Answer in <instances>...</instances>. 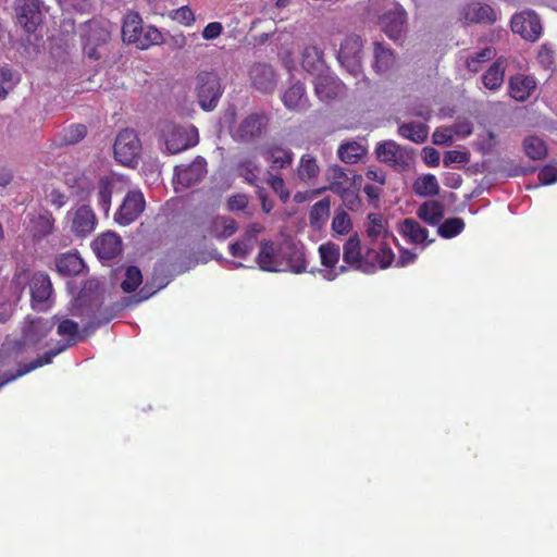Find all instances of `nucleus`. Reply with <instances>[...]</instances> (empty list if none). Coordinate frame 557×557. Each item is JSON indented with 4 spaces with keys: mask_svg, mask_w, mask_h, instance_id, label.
I'll use <instances>...</instances> for the list:
<instances>
[{
    "mask_svg": "<svg viewBox=\"0 0 557 557\" xmlns=\"http://www.w3.org/2000/svg\"><path fill=\"white\" fill-rule=\"evenodd\" d=\"M280 256L284 259L294 273H302L307 269L304 246L295 243H285L280 250Z\"/></svg>",
    "mask_w": 557,
    "mask_h": 557,
    "instance_id": "21",
    "label": "nucleus"
},
{
    "mask_svg": "<svg viewBox=\"0 0 557 557\" xmlns=\"http://www.w3.org/2000/svg\"><path fill=\"white\" fill-rule=\"evenodd\" d=\"M511 30L523 39L534 42L542 35V24L539 15L531 10L515 14L510 22Z\"/></svg>",
    "mask_w": 557,
    "mask_h": 557,
    "instance_id": "11",
    "label": "nucleus"
},
{
    "mask_svg": "<svg viewBox=\"0 0 557 557\" xmlns=\"http://www.w3.org/2000/svg\"><path fill=\"white\" fill-rule=\"evenodd\" d=\"M15 23L26 33L33 34L42 23L48 7L41 0H14Z\"/></svg>",
    "mask_w": 557,
    "mask_h": 557,
    "instance_id": "5",
    "label": "nucleus"
},
{
    "mask_svg": "<svg viewBox=\"0 0 557 557\" xmlns=\"http://www.w3.org/2000/svg\"><path fill=\"white\" fill-rule=\"evenodd\" d=\"M112 191L113 184L108 178H101L97 193V202L106 214L109 212L111 207Z\"/></svg>",
    "mask_w": 557,
    "mask_h": 557,
    "instance_id": "45",
    "label": "nucleus"
},
{
    "mask_svg": "<svg viewBox=\"0 0 557 557\" xmlns=\"http://www.w3.org/2000/svg\"><path fill=\"white\" fill-rule=\"evenodd\" d=\"M284 106L288 110L304 112L309 108V101L306 97V89L301 83L290 86L282 96Z\"/></svg>",
    "mask_w": 557,
    "mask_h": 557,
    "instance_id": "23",
    "label": "nucleus"
},
{
    "mask_svg": "<svg viewBox=\"0 0 557 557\" xmlns=\"http://www.w3.org/2000/svg\"><path fill=\"white\" fill-rule=\"evenodd\" d=\"M237 174L248 184L257 186V178L260 172L259 164L251 158L242 159L236 166Z\"/></svg>",
    "mask_w": 557,
    "mask_h": 557,
    "instance_id": "39",
    "label": "nucleus"
},
{
    "mask_svg": "<svg viewBox=\"0 0 557 557\" xmlns=\"http://www.w3.org/2000/svg\"><path fill=\"white\" fill-rule=\"evenodd\" d=\"M122 38L124 42L133 44L139 49L162 42L159 29L151 25L144 27L140 14L135 11L127 12L123 18Z\"/></svg>",
    "mask_w": 557,
    "mask_h": 557,
    "instance_id": "2",
    "label": "nucleus"
},
{
    "mask_svg": "<svg viewBox=\"0 0 557 557\" xmlns=\"http://www.w3.org/2000/svg\"><path fill=\"white\" fill-rule=\"evenodd\" d=\"M207 174V162L202 157H197L188 165H177L174 169V176L178 184L190 187L203 180Z\"/></svg>",
    "mask_w": 557,
    "mask_h": 557,
    "instance_id": "15",
    "label": "nucleus"
},
{
    "mask_svg": "<svg viewBox=\"0 0 557 557\" xmlns=\"http://www.w3.org/2000/svg\"><path fill=\"white\" fill-rule=\"evenodd\" d=\"M54 218L50 212H45L32 220V232L35 239L47 237L53 232Z\"/></svg>",
    "mask_w": 557,
    "mask_h": 557,
    "instance_id": "36",
    "label": "nucleus"
},
{
    "mask_svg": "<svg viewBox=\"0 0 557 557\" xmlns=\"http://www.w3.org/2000/svg\"><path fill=\"white\" fill-rule=\"evenodd\" d=\"M81 36L88 45L103 46L111 37L108 24L98 20H90L82 28Z\"/></svg>",
    "mask_w": 557,
    "mask_h": 557,
    "instance_id": "20",
    "label": "nucleus"
},
{
    "mask_svg": "<svg viewBox=\"0 0 557 557\" xmlns=\"http://www.w3.org/2000/svg\"><path fill=\"white\" fill-rule=\"evenodd\" d=\"M398 134L412 143L423 144L428 139L429 126L416 122L400 123Z\"/></svg>",
    "mask_w": 557,
    "mask_h": 557,
    "instance_id": "31",
    "label": "nucleus"
},
{
    "mask_svg": "<svg viewBox=\"0 0 557 557\" xmlns=\"http://www.w3.org/2000/svg\"><path fill=\"white\" fill-rule=\"evenodd\" d=\"M539 180L544 185L557 182V168L553 165L544 166L539 173Z\"/></svg>",
    "mask_w": 557,
    "mask_h": 557,
    "instance_id": "63",
    "label": "nucleus"
},
{
    "mask_svg": "<svg viewBox=\"0 0 557 557\" xmlns=\"http://www.w3.org/2000/svg\"><path fill=\"white\" fill-rule=\"evenodd\" d=\"M113 148L114 157L121 164L132 165L139 157L141 144L135 131L124 129L116 136Z\"/></svg>",
    "mask_w": 557,
    "mask_h": 557,
    "instance_id": "9",
    "label": "nucleus"
},
{
    "mask_svg": "<svg viewBox=\"0 0 557 557\" xmlns=\"http://www.w3.org/2000/svg\"><path fill=\"white\" fill-rule=\"evenodd\" d=\"M145 209V199L140 191L132 190L126 194L122 205L115 213L114 220L120 225L133 223Z\"/></svg>",
    "mask_w": 557,
    "mask_h": 557,
    "instance_id": "13",
    "label": "nucleus"
},
{
    "mask_svg": "<svg viewBox=\"0 0 557 557\" xmlns=\"http://www.w3.org/2000/svg\"><path fill=\"white\" fill-rule=\"evenodd\" d=\"M87 135V127L84 124H73L63 131L62 144L75 145Z\"/></svg>",
    "mask_w": 557,
    "mask_h": 557,
    "instance_id": "48",
    "label": "nucleus"
},
{
    "mask_svg": "<svg viewBox=\"0 0 557 557\" xmlns=\"http://www.w3.org/2000/svg\"><path fill=\"white\" fill-rule=\"evenodd\" d=\"M364 148L356 141L347 143L338 148L339 159L348 164L357 163L364 154Z\"/></svg>",
    "mask_w": 557,
    "mask_h": 557,
    "instance_id": "40",
    "label": "nucleus"
},
{
    "mask_svg": "<svg viewBox=\"0 0 557 557\" xmlns=\"http://www.w3.org/2000/svg\"><path fill=\"white\" fill-rule=\"evenodd\" d=\"M92 248L101 260H112L122 251V239L113 232H106L92 242Z\"/></svg>",
    "mask_w": 557,
    "mask_h": 557,
    "instance_id": "18",
    "label": "nucleus"
},
{
    "mask_svg": "<svg viewBox=\"0 0 557 557\" xmlns=\"http://www.w3.org/2000/svg\"><path fill=\"white\" fill-rule=\"evenodd\" d=\"M17 77L9 66L0 67V98L3 99L14 88Z\"/></svg>",
    "mask_w": 557,
    "mask_h": 557,
    "instance_id": "49",
    "label": "nucleus"
},
{
    "mask_svg": "<svg viewBox=\"0 0 557 557\" xmlns=\"http://www.w3.org/2000/svg\"><path fill=\"white\" fill-rule=\"evenodd\" d=\"M361 242L358 234L351 235L343 246V260L350 268L359 271V264L363 260Z\"/></svg>",
    "mask_w": 557,
    "mask_h": 557,
    "instance_id": "26",
    "label": "nucleus"
},
{
    "mask_svg": "<svg viewBox=\"0 0 557 557\" xmlns=\"http://www.w3.org/2000/svg\"><path fill=\"white\" fill-rule=\"evenodd\" d=\"M413 191L422 197L436 196L440 193V185L433 174H425L416 180Z\"/></svg>",
    "mask_w": 557,
    "mask_h": 557,
    "instance_id": "38",
    "label": "nucleus"
},
{
    "mask_svg": "<svg viewBox=\"0 0 557 557\" xmlns=\"http://www.w3.org/2000/svg\"><path fill=\"white\" fill-rule=\"evenodd\" d=\"M509 95L517 101L527 100L532 91L536 87V83L533 77L524 75H516L510 77L509 83Z\"/></svg>",
    "mask_w": 557,
    "mask_h": 557,
    "instance_id": "25",
    "label": "nucleus"
},
{
    "mask_svg": "<svg viewBox=\"0 0 557 557\" xmlns=\"http://www.w3.org/2000/svg\"><path fill=\"white\" fill-rule=\"evenodd\" d=\"M496 54V51L492 47H486L481 51L474 53L467 58L466 66L472 73H478L480 71V63L487 62L493 59Z\"/></svg>",
    "mask_w": 557,
    "mask_h": 557,
    "instance_id": "46",
    "label": "nucleus"
},
{
    "mask_svg": "<svg viewBox=\"0 0 557 557\" xmlns=\"http://www.w3.org/2000/svg\"><path fill=\"white\" fill-rule=\"evenodd\" d=\"M461 18L465 23L492 24L497 20L496 12L488 4L473 2L466 4L461 10Z\"/></svg>",
    "mask_w": 557,
    "mask_h": 557,
    "instance_id": "19",
    "label": "nucleus"
},
{
    "mask_svg": "<svg viewBox=\"0 0 557 557\" xmlns=\"http://www.w3.org/2000/svg\"><path fill=\"white\" fill-rule=\"evenodd\" d=\"M407 21V12L399 3H392L379 17L382 30L395 41L406 32Z\"/></svg>",
    "mask_w": 557,
    "mask_h": 557,
    "instance_id": "10",
    "label": "nucleus"
},
{
    "mask_svg": "<svg viewBox=\"0 0 557 557\" xmlns=\"http://www.w3.org/2000/svg\"><path fill=\"white\" fill-rule=\"evenodd\" d=\"M376 251L379 257V267L380 269H387L392 265L395 260V255L391 247L386 243H381L376 247Z\"/></svg>",
    "mask_w": 557,
    "mask_h": 557,
    "instance_id": "55",
    "label": "nucleus"
},
{
    "mask_svg": "<svg viewBox=\"0 0 557 557\" xmlns=\"http://www.w3.org/2000/svg\"><path fill=\"white\" fill-rule=\"evenodd\" d=\"M505 63L503 58L497 59L482 75V83L490 90H497L504 83Z\"/></svg>",
    "mask_w": 557,
    "mask_h": 557,
    "instance_id": "30",
    "label": "nucleus"
},
{
    "mask_svg": "<svg viewBox=\"0 0 557 557\" xmlns=\"http://www.w3.org/2000/svg\"><path fill=\"white\" fill-rule=\"evenodd\" d=\"M527 156L533 160H541L546 157L547 148L545 143L537 136H529L523 141Z\"/></svg>",
    "mask_w": 557,
    "mask_h": 557,
    "instance_id": "41",
    "label": "nucleus"
},
{
    "mask_svg": "<svg viewBox=\"0 0 557 557\" xmlns=\"http://www.w3.org/2000/svg\"><path fill=\"white\" fill-rule=\"evenodd\" d=\"M196 94L198 103L203 110H213L222 96L219 75L214 71L198 73L196 76Z\"/></svg>",
    "mask_w": 557,
    "mask_h": 557,
    "instance_id": "6",
    "label": "nucleus"
},
{
    "mask_svg": "<svg viewBox=\"0 0 557 557\" xmlns=\"http://www.w3.org/2000/svg\"><path fill=\"white\" fill-rule=\"evenodd\" d=\"M66 346L49 350L30 363L23 364L18 361V351L15 344H3L0 348V389L20 376L50 363L52 358L62 352Z\"/></svg>",
    "mask_w": 557,
    "mask_h": 557,
    "instance_id": "1",
    "label": "nucleus"
},
{
    "mask_svg": "<svg viewBox=\"0 0 557 557\" xmlns=\"http://www.w3.org/2000/svg\"><path fill=\"white\" fill-rule=\"evenodd\" d=\"M42 331L47 332L48 329L46 323L41 320H37L32 322V324L25 330V339L29 343H37L40 339V336H37V332Z\"/></svg>",
    "mask_w": 557,
    "mask_h": 557,
    "instance_id": "57",
    "label": "nucleus"
},
{
    "mask_svg": "<svg viewBox=\"0 0 557 557\" xmlns=\"http://www.w3.org/2000/svg\"><path fill=\"white\" fill-rule=\"evenodd\" d=\"M267 183L270 185L273 191L278 195L281 200L286 202L289 199V190L286 188L283 177L278 174H274L271 171H267Z\"/></svg>",
    "mask_w": 557,
    "mask_h": 557,
    "instance_id": "51",
    "label": "nucleus"
},
{
    "mask_svg": "<svg viewBox=\"0 0 557 557\" xmlns=\"http://www.w3.org/2000/svg\"><path fill=\"white\" fill-rule=\"evenodd\" d=\"M160 139L169 153H178L198 144V131L194 126L185 127L165 123L161 129Z\"/></svg>",
    "mask_w": 557,
    "mask_h": 557,
    "instance_id": "3",
    "label": "nucleus"
},
{
    "mask_svg": "<svg viewBox=\"0 0 557 557\" xmlns=\"http://www.w3.org/2000/svg\"><path fill=\"white\" fill-rule=\"evenodd\" d=\"M255 244L247 236L243 235L230 246V252L237 258H246L255 248Z\"/></svg>",
    "mask_w": 557,
    "mask_h": 557,
    "instance_id": "52",
    "label": "nucleus"
},
{
    "mask_svg": "<svg viewBox=\"0 0 557 557\" xmlns=\"http://www.w3.org/2000/svg\"><path fill=\"white\" fill-rule=\"evenodd\" d=\"M264 160L270 164L268 171L287 169L294 160V152L282 144H270L262 151Z\"/></svg>",
    "mask_w": 557,
    "mask_h": 557,
    "instance_id": "17",
    "label": "nucleus"
},
{
    "mask_svg": "<svg viewBox=\"0 0 557 557\" xmlns=\"http://www.w3.org/2000/svg\"><path fill=\"white\" fill-rule=\"evenodd\" d=\"M257 263L262 271L280 272V262L276 259V250L273 242L263 240L257 256Z\"/></svg>",
    "mask_w": 557,
    "mask_h": 557,
    "instance_id": "27",
    "label": "nucleus"
},
{
    "mask_svg": "<svg viewBox=\"0 0 557 557\" xmlns=\"http://www.w3.org/2000/svg\"><path fill=\"white\" fill-rule=\"evenodd\" d=\"M238 226L234 219L218 215L210 222L209 233L216 238H227L236 233Z\"/></svg>",
    "mask_w": 557,
    "mask_h": 557,
    "instance_id": "34",
    "label": "nucleus"
},
{
    "mask_svg": "<svg viewBox=\"0 0 557 557\" xmlns=\"http://www.w3.org/2000/svg\"><path fill=\"white\" fill-rule=\"evenodd\" d=\"M314 89L321 100L334 99L341 92L339 83L332 76H317L314 79Z\"/></svg>",
    "mask_w": 557,
    "mask_h": 557,
    "instance_id": "32",
    "label": "nucleus"
},
{
    "mask_svg": "<svg viewBox=\"0 0 557 557\" xmlns=\"http://www.w3.org/2000/svg\"><path fill=\"white\" fill-rule=\"evenodd\" d=\"M319 173L320 168L318 165L317 159L311 154H304L300 158L297 168V176L299 180L309 183L317 178Z\"/></svg>",
    "mask_w": 557,
    "mask_h": 557,
    "instance_id": "37",
    "label": "nucleus"
},
{
    "mask_svg": "<svg viewBox=\"0 0 557 557\" xmlns=\"http://www.w3.org/2000/svg\"><path fill=\"white\" fill-rule=\"evenodd\" d=\"M143 282V275L139 268L129 265L125 270V278L121 283V287L125 293L134 292Z\"/></svg>",
    "mask_w": 557,
    "mask_h": 557,
    "instance_id": "47",
    "label": "nucleus"
},
{
    "mask_svg": "<svg viewBox=\"0 0 557 557\" xmlns=\"http://www.w3.org/2000/svg\"><path fill=\"white\" fill-rule=\"evenodd\" d=\"M270 120V114L264 111L251 112L232 131V137L238 143H253L267 134Z\"/></svg>",
    "mask_w": 557,
    "mask_h": 557,
    "instance_id": "4",
    "label": "nucleus"
},
{
    "mask_svg": "<svg viewBox=\"0 0 557 557\" xmlns=\"http://www.w3.org/2000/svg\"><path fill=\"white\" fill-rule=\"evenodd\" d=\"M29 288L34 306L47 302L52 295L50 277L42 272L33 275L29 282Z\"/></svg>",
    "mask_w": 557,
    "mask_h": 557,
    "instance_id": "22",
    "label": "nucleus"
},
{
    "mask_svg": "<svg viewBox=\"0 0 557 557\" xmlns=\"http://www.w3.org/2000/svg\"><path fill=\"white\" fill-rule=\"evenodd\" d=\"M249 81L251 86L261 94H271L276 87V76L268 63H255L250 66Z\"/></svg>",
    "mask_w": 557,
    "mask_h": 557,
    "instance_id": "14",
    "label": "nucleus"
},
{
    "mask_svg": "<svg viewBox=\"0 0 557 557\" xmlns=\"http://www.w3.org/2000/svg\"><path fill=\"white\" fill-rule=\"evenodd\" d=\"M249 199L246 194L232 195L227 199V207L231 211L244 210L248 206Z\"/></svg>",
    "mask_w": 557,
    "mask_h": 557,
    "instance_id": "60",
    "label": "nucleus"
},
{
    "mask_svg": "<svg viewBox=\"0 0 557 557\" xmlns=\"http://www.w3.org/2000/svg\"><path fill=\"white\" fill-rule=\"evenodd\" d=\"M319 253L322 265L327 269L324 275L326 280H334L338 274L345 273L348 270L346 265L336 267L341 256V249L337 244L332 242L322 244L319 247Z\"/></svg>",
    "mask_w": 557,
    "mask_h": 557,
    "instance_id": "16",
    "label": "nucleus"
},
{
    "mask_svg": "<svg viewBox=\"0 0 557 557\" xmlns=\"http://www.w3.org/2000/svg\"><path fill=\"white\" fill-rule=\"evenodd\" d=\"M343 205L351 211L358 210V208L361 205V200L359 198V195L354 190L349 189V191H346L345 196L342 198Z\"/></svg>",
    "mask_w": 557,
    "mask_h": 557,
    "instance_id": "64",
    "label": "nucleus"
},
{
    "mask_svg": "<svg viewBox=\"0 0 557 557\" xmlns=\"http://www.w3.org/2000/svg\"><path fill=\"white\" fill-rule=\"evenodd\" d=\"M330 213V201L322 199L314 203L310 210L309 218L311 225H315L327 219Z\"/></svg>",
    "mask_w": 557,
    "mask_h": 557,
    "instance_id": "53",
    "label": "nucleus"
},
{
    "mask_svg": "<svg viewBox=\"0 0 557 557\" xmlns=\"http://www.w3.org/2000/svg\"><path fill=\"white\" fill-rule=\"evenodd\" d=\"M65 184L71 189L72 194L79 200L88 198L94 189L92 182L84 174H73L67 176Z\"/></svg>",
    "mask_w": 557,
    "mask_h": 557,
    "instance_id": "33",
    "label": "nucleus"
},
{
    "mask_svg": "<svg viewBox=\"0 0 557 557\" xmlns=\"http://www.w3.org/2000/svg\"><path fill=\"white\" fill-rule=\"evenodd\" d=\"M465 228L461 218H449L438 225L437 233L443 238H451L460 234Z\"/></svg>",
    "mask_w": 557,
    "mask_h": 557,
    "instance_id": "44",
    "label": "nucleus"
},
{
    "mask_svg": "<svg viewBox=\"0 0 557 557\" xmlns=\"http://www.w3.org/2000/svg\"><path fill=\"white\" fill-rule=\"evenodd\" d=\"M370 226L367 230L369 237L376 238L383 231V221L379 214L370 213L368 215Z\"/></svg>",
    "mask_w": 557,
    "mask_h": 557,
    "instance_id": "59",
    "label": "nucleus"
},
{
    "mask_svg": "<svg viewBox=\"0 0 557 557\" xmlns=\"http://www.w3.org/2000/svg\"><path fill=\"white\" fill-rule=\"evenodd\" d=\"M323 64V51L318 46H308L302 52V66L308 71L318 70Z\"/></svg>",
    "mask_w": 557,
    "mask_h": 557,
    "instance_id": "42",
    "label": "nucleus"
},
{
    "mask_svg": "<svg viewBox=\"0 0 557 557\" xmlns=\"http://www.w3.org/2000/svg\"><path fill=\"white\" fill-rule=\"evenodd\" d=\"M395 57L389 48H386L381 42L374 44V64L373 67L377 73H385L393 67Z\"/></svg>",
    "mask_w": 557,
    "mask_h": 557,
    "instance_id": "35",
    "label": "nucleus"
},
{
    "mask_svg": "<svg viewBox=\"0 0 557 557\" xmlns=\"http://www.w3.org/2000/svg\"><path fill=\"white\" fill-rule=\"evenodd\" d=\"M417 215L429 225H438L444 218V205L437 200L425 201L418 208Z\"/></svg>",
    "mask_w": 557,
    "mask_h": 557,
    "instance_id": "29",
    "label": "nucleus"
},
{
    "mask_svg": "<svg viewBox=\"0 0 557 557\" xmlns=\"http://www.w3.org/2000/svg\"><path fill=\"white\" fill-rule=\"evenodd\" d=\"M469 161V154L463 151L449 150L445 153L443 163L445 166H449L453 163H467Z\"/></svg>",
    "mask_w": 557,
    "mask_h": 557,
    "instance_id": "58",
    "label": "nucleus"
},
{
    "mask_svg": "<svg viewBox=\"0 0 557 557\" xmlns=\"http://www.w3.org/2000/svg\"><path fill=\"white\" fill-rule=\"evenodd\" d=\"M362 39L358 35H348L341 44L337 59L341 64L354 76L361 73Z\"/></svg>",
    "mask_w": 557,
    "mask_h": 557,
    "instance_id": "8",
    "label": "nucleus"
},
{
    "mask_svg": "<svg viewBox=\"0 0 557 557\" xmlns=\"http://www.w3.org/2000/svg\"><path fill=\"white\" fill-rule=\"evenodd\" d=\"M433 143L440 146H449L453 143V133L450 128H437L432 136Z\"/></svg>",
    "mask_w": 557,
    "mask_h": 557,
    "instance_id": "61",
    "label": "nucleus"
},
{
    "mask_svg": "<svg viewBox=\"0 0 557 557\" xmlns=\"http://www.w3.org/2000/svg\"><path fill=\"white\" fill-rule=\"evenodd\" d=\"M170 16L172 20L187 26L195 22L194 12L187 5L171 11Z\"/></svg>",
    "mask_w": 557,
    "mask_h": 557,
    "instance_id": "56",
    "label": "nucleus"
},
{
    "mask_svg": "<svg viewBox=\"0 0 557 557\" xmlns=\"http://www.w3.org/2000/svg\"><path fill=\"white\" fill-rule=\"evenodd\" d=\"M57 271L63 276L78 275L85 269L83 259L76 252H66L55 258Z\"/></svg>",
    "mask_w": 557,
    "mask_h": 557,
    "instance_id": "24",
    "label": "nucleus"
},
{
    "mask_svg": "<svg viewBox=\"0 0 557 557\" xmlns=\"http://www.w3.org/2000/svg\"><path fill=\"white\" fill-rule=\"evenodd\" d=\"M379 255L376 248L368 247L363 255V260L359 264V271L366 274H373L376 272L379 267Z\"/></svg>",
    "mask_w": 557,
    "mask_h": 557,
    "instance_id": "50",
    "label": "nucleus"
},
{
    "mask_svg": "<svg viewBox=\"0 0 557 557\" xmlns=\"http://www.w3.org/2000/svg\"><path fill=\"white\" fill-rule=\"evenodd\" d=\"M78 333V324L72 320L65 319L62 320L58 325V334L60 335H67L70 338H67L65 342L59 343L58 347H55L53 350L61 348L64 345H67L63 350L71 347L76 343L75 336Z\"/></svg>",
    "mask_w": 557,
    "mask_h": 557,
    "instance_id": "43",
    "label": "nucleus"
},
{
    "mask_svg": "<svg viewBox=\"0 0 557 557\" xmlns=\"http://www.w3.org/2000/svg\"><path fill=\"white\" fill-rule=\"evenodd\" d=\"M398 231L408 242L416 245L424 244L429 235V231L425 227L410 218L405 219L399 224Z\"/></svg>",
    "mask_w": 557,
    "mask_h": 557,
    "instance_id": "28",
    "label": "nucleus"
},
{
    "mask_svg": "<svg viewBox=\"0 0 557 557\" xmlns=\"http://www.w3.org/2000/svg\"><path fill=\"white\" fill-rule=\"evenodd\" d=\"M380 162L389 165L397 172H405L413 160L412 150L400 146L394 140H386L377 145L375 149Z\"/></svg>",
    "mask_w": 557,
    "mask_h": 557,
    "instance_id": "7",
    "label": "nucleus"
},
{
    "mask_svg": "<svg viewBox=\"0 0 557 557\" xmlns=\"http://www.w3.org/2000/svg\"><path fill=\"white\" fill-rule=\"evenodd\" d=\"M223 32V25L220 22L209 23L202 30V38L206 40H212L218 38Z\"/></svg>",
    "mask_w": 557,
    "mask_h": 557,
    "instance_id": "62",
    "label": "nucleus"
},
{
    "mask_svg": "<svg viewBox=\"0 0 557 557\" xmlns=\"http://www.w3.org/2000/svg\"><path fill=\"white\" fill-rule=\"evenodd\" d=\"M67 215L71 222V232L76 237L85 238L96 230L98 219L90 206L81 205L70 211Z\"/></svg>",
    "mask_w": 557,
    "mask_h": 557,
    "instance_id": "12",
    "label": "nucleus"
},
{
    "mask_svg": "<svg viewBox=\"0 0 557 557\" xmlns=\"http://www.w3.org/2000/svg\"><path fill=\"white\" fill-rule=\"evenodd\" d=\"M332 228L339 235L349 233L351 230V221L345 211L336 212L332 221Z\"/></svg>",
    "mask_w": 557,
    "mask_h": 557,
    "instance_id": "54",
    "label": "nucleus"
}]
</instances>
